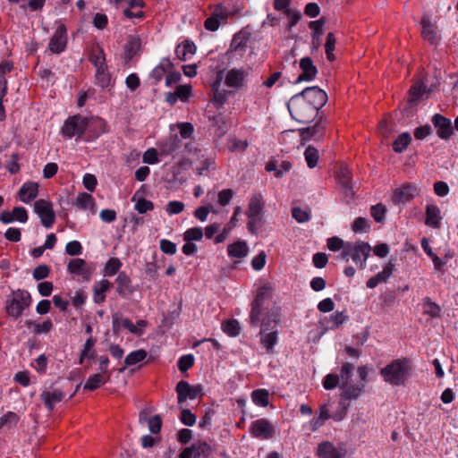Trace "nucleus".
<instances>
[{
  "mask_svg": "<svg viewBox=\"0 0 458 458\" xmlns=\"http://www.w3.org/2000/svg\"><path fill=\"white\" fill-rule=\"evenodd\" d=\"M272 300L271 287L263 285L257 291L256 297L251 303L250 323L251 326H260V343L267 349V353L273 352L277 343L278 318L275 313L269 312V304Z\"/></svg>",
  "mask_w": 458,
  "mask_h": 458,
  "instance_id": "f257e3e1",
  "label": "nucleus"
},
{
  "mask_svg": "<svg viewBox=\"0 0 458 458\" xmlns=\"http://www.w3.org/2000/svg\"><path fill=\"white\" fill-rule=\"evenodd\" d=\"M411 365L406 359H397L380 370L384 380L392 386H402L407 381L411 373Z\"/></svg>",
  "mask_w": 458,
  "mask_h": 458,
  "instance_id": "f03ea898",
  "label": "nucleus"
},
{
  "mask_svg": "<svg viewBox=\"0 0 458 458\" xmlns=\"http://www.w3.org/2000/svg\"><path fill=\"white\" fill-rule=\"evenodd\" d=\"M287 107L293 119L301 123L312 122L318 114L317 108L310 106L299 95H294L291 98Z\"/></svg>",
  "mask_w": 458,
  "mask_h": 458,
  "instance_id": "7ed1b4c3",
  "label": "nucleus"
},
{
  "mask_svg": "<svg viewBox=\"0 0 458 458\" xmlns=\"http://www.w3.org/2000/svg\"><path fill=\"white\" fill-rule=\"evenodd\" d=\"M31 304L30 293L26 290L18 289L13 292L12 299L6 301V312L9 316L18 318L21 316L23 310Z\"/></svg>",
  "mask_w": 458,
  "mask_h": 458,
  "instance_id": "20e7f679",
  "label": "nucleus"
},
{
  "mask_svg": "<svg viewBox=\"0 0 458 458\" xmlns=\"http://www.w3.org/2000/svg\"><path fill=\"white\" fill-rule=\"evenodd\" d=\"M87 131V117L76 114L69 117L62 127V133L72 138L73 136L81 137Z\"/></svg>",
  "mask_w": 458,
  "mask_h": 458,
  "instance_id": "39448f33",
  "label": "nucleus"
},
{
  "mask_svg": "<svg viewBox=\"0 0 458 458\" xmlns=\"http://www.w3.org/2000/svg\"><path fill=\"white\" fill-rule=\"evenodd\" d=\"M175 391L177 393L178 404H182L187 399L194 400L204 394L201 385L191 386L185 380H181L177 383Z\"/></svg>",
  "mask_w": 458,
  "mask_h": 458,
  "instance_id": "423d86ee",
  "label": "nucleus"
},
{
  "mask_svg": "<svg viewBox=\"0 0 458 458\" xmlns=\"http://www.w3.org/2000/svg\"><path fill=\"white\" fill-rule=\"evenodd\" d=\"M34 211L38 215L42 225L50 228L55 221V215L53 205L50 201L40 199L34 203Z\"/></svg>",
  "mask_w": 458,
  "mask_h": 458,
  "instance_id": "0eeeda50",
  "label": "nucleus"
},
{
  "mask_svg": "<svg viewBox=\"0 0 458 458\" xmlns=\"http://www.w3.org/2000/svg\"><path fill=\"white\" fill-rule=\"evenodd\" d=\"M297 95L301 97L306 102H308L310 106H314L318 110L322 108L327 101V93L316 86L308 87Z\"/></svg>",
  "mask_w": 458,
  "mask_h": 458,
  "instance_id": "6e6552de",
  "label": "nucleus"
},
{
  "mask_svg": "<svg viewBox=\"0 0 458 458\" xmlns=\"http://www.w3.org/2000/svg\"><path fill=\"white\" fill-rule=\"evenodd\" d=\"M67 40V29L64 24H60L50 38L48 49L53 54H60L65 50Z\"/></svg>",
  "mask_w": 458,
  "mask_h": 458,
  "instance_id": "1a4fd4ad",
  "label": "nucleus"
},
{
  "mask_svg": "<svg viewBox=\"0 0 458 458\" xmlns=\"http://www.w3.org/2000/svg\"><path fill=\"white\" fill-rule=\"evenodd\" d=\"M420 194V189L416 184L409 183L396 189L392 197L393 202L397 205H404Z\"/></svg>",
  "mask_w": 458,
  "mask_h": 458,
  "instance_id": "9d476101",
  "label": "nucleus"
},
{
  "mask_svg": "<svg viewBox=\"0 0 458 458\" xmlns=\"http://www.w3.org/2000/svg\"><path fill=\"white\" fill-rule=\"evenodd\" d=\"M224 71H220L216 74L215 81L211 85V90L213 93L212 102L215 106L219 109L227 101L228 96L232 93L231 91L221 89V83L224 79Z\"/></svg>",
  "mask_w": 458,
  "mask_h": 458,
  "instance_id": "9b49d317",
  "label": "nucleus"
},
{
  "mask_svg": "<svg viewBox=\"0 0 458 458\" xmlns=\"http://www.w3.org/2000/svg\"><path fill=\"white\" fill-rule=\"evenodd\" d=\"M333 403L328 401L327 403L320 405L318 417L323 420H327L329 418L334 419L336 421H340L344 419V393L340 394V399L338 406L335 411H332Z\"/></svg>",
  "mask_w": 458,
  "mask_h": 458,
  "instance_id": "f8f14e48",
  "label": "nucleus"
},
{
  "mask_svg": "<svg viewBox=\"0 0 458 458\" xmlns=\"http://www.w3.org/2000/svg\"><path fill=\"white\" fill-rule=\"evenodd\" d=\"M249 75V69L233 68L229 70L225 77V84L234 89H240L245 85V80Z\"/></svg>",
  "mask_w": 458,
  "mask_h": 458,
  "instance_id": "ddd939ff",
  "label": "nucleus"
},
{
  "mask_svg": "<svg viewBox=\"0 0 458 458\" xmlns=\"http://www.w3.org/2000/svg\"><path fill=\"white\" fill-rule=\"evenodd\" d=\"M250 431L255 437L269 439L273 437L275 428L268 420L259 419L252 422Z\"/></svg>",
  "mask_w": 458,
  "mask_h": 458,
  "instance_id": "4468645a",
  "label": "nucleus"
},
{
  "mask_svg": "<svg viewBox=\"0 0 458 458\" xmlns=\"http://www.w3.org/2000/svg\"><path fill=\"white\" fill-rule=\"evenodd\" d=\"M371 248L370 246L363 242L355 244L352 250H349V255L357 267L362 268L368 257L369 256Z\"/></svg>",
  "mask_w": 458,
  "mask_h": 458,
  "instance_id": "2eb2a0df",
  "label": "nucleus"
},
{
  "mask_svg": "<svg viewBox=\"0 0 458 458\" xmlns=\"http://www.w3.org/2000/svg\"><path fill=\"white\" fill-rule=\"evenodd\" d=\"M182 141L178 135H170L159 144V151L164 156H176L181 152Z\"/></svg>",
  "mask_w": 458,
  "mask_h": 458,
  "instance_id": "dca6fc26",
  "label": "nucleus"
},
{
  "mask_svg": "<svg viewBox=\"0 0 458 458\" xmlns=\"http://www.w3.org/2000/svg\"><path fill=\"white\" fill-rule=\"evenodd\" d=\"M300 68L301 70V73L294 81L293 83L295 84L301 81H310L318 73L317 67L314 65L312 59L309 56L303 57L300 60Z\"/></svg>",
  "mask_w": 458,
  "mask_h": 458,
  "instance_id": "f3484780",
  "label": "nucleus"
},
{
  "mask_svg": "<svg viewBox=\"0 0 458 458\" xmlns=\"http://www.w3.org/2000/svg\"><path fill=\"white\" fill-rule=\"evenodd\" d=\"M432 123L437 129V133L439 138L448 139L453 134V126L450 119L439 114H436L432 118Z\"/></svg>",
  "mask_w": 458,
  "mask_h": 458,
  "instance_id": "a211bd4d",
  "label": "nucleus"
},
{
  "mask_svg": "<svg viewBox=\"0 0 458 458\" xmlns=\"http://www.w3.org/2000/svg\"><path fill=\"white\" fill-rule=\"evenodd\" d=\"M67 271L70 274L81 276L84 280H89L92 270L87 262L82 259H73L67 266Z\"/></svg>",
  "mask_w": 458,
  "mask_h": 458,
  "instance_id": "6ab92c4d",
  "label": "nucleus"
},
{
  "mask_svg": "<svg viewBox=\"0 0 458 458\" xmlns=\"http://www.w3.org/2000/svg\"><path fill=\"white\" fill-rule=\"evenodd\" d=\"M316 454L319 458H342V448L332 442L323 441L318 444Z\"/></svg>",
  "mask_w": 458,
  "mask_h": 458,
  "instance_id": "aec40b11",
  "label": "nucleus"
},
{
  "mask_svg": "<svg viewBox=\"0 0 458 458\" xmlns=\"http://www.w3.org/2000/svg\"><path fill=\"white\" fill-rule=\"evenodd\" d=\"M441 210L434 204H428L426 206V217L425 225L435 229H438L441 226Z\"/></svg>",
  "mask_w": 458,
  "mask_h": 458,
  "instance_id": "412c9836",
  "label": "nucleus"
},
{
  "mask_svg": "<svg viewBox=\"0 0 458 458\" xmlns=\"http://www.w3.org/2000/svg\"><path fill=\"white\" fill-rule=\"evenodd\" d=\"M115 282L117 284L116 293L119 296L124 298L134 293L135 289L131 284V280L124 272L118 274Z\"/></svg>",
  "mask_w": 458,
  "mask_h": 458,
  "instance_id": "4be33fe9",
  "label": "nucleus"
},
{
  "mask_svg": "<svg viewBox=\"0 0 458 458\" xmlns=\"http://www.w3.org/2000/svg\"><path fill=\"white\" fill-rule=\"evenodd\" d=\"M325 127L321 123V120L317 122L313 126L300 129V136L301 141L306 142L312 139L318 140L324 134Z\"/></svg>",
  "mask_w": 458,
  "mask_h": 458,
  "instance_id": "5701e85b",
  "label": "nucleus"
},
{
  "mask_svg": "<svg viewBox=\"0 0 458 458\" xmlns=\"http://www.w3.org/2000/svg\"><path fill=\"white\" fill-rule=\"evenodd\" d=\"M393 267L394 266L391 262L386 264L381 272L377 273L376 276L370 277L367 281V287L369 289H373L377 287L379 284L386 283L393 274Z\"/></svg>",
  "mask_w": 458,
  "mask_h": 458,
  "instance_id": "b1692460",
  "label": "nucleus"
},
{
  "mask_svg": "<svg viewBox=\"0 0 458 458\" xmlns=\"http://www.w3.org/2000/svg\"><path fill=\"white\" fill-rule=\"evenodd\" d=\"M65 394L62 390L54 389L53 391H44L40 397L48 411H53L55 404L60 403Z\"/></svg>",
  "mask_w": 458,
  "mask_h": 458,
  "instance_id": "393cba45",
  "label": "nucleus"
},
{
  "mask_svg": "<svg viewBox=\"0 0 458 458\" xmlns=\"http://www.w3.org/2000/svg\"><path fill=\"white\" fill-rule=\"evenodd\" d=\"M106 123L100 117H87V131L90 132L89 138H97L106 131Z\"/></svg>",
  "mask_w": 458,
  "mask_h": 458,
  "instance_id": "a878e982",
  "label": "nucleus"
},
{
  "mask_svg": "<svg viewBox=\"0 0 458 458\" xmlns=\"http://www.w3.org/2000/svg\"><path fill=\"white\" fill-rule=\"evenodd\" d=\"M38 183L35 182H25L19 191V198L22 202L28 203L38 196Z\"/></svg>",
  "mask_w": 458,
  "mask_h": 458,
  "instance_id": "bb28decb",
  "label": "nucleus"
},
{
  "mask_svg": "<svg viewBox=\"0 0 458 458\" xmlns=\"http://www.w3.org/2000/svg\"><path fill=\"white\" fill-rule=\"evenodd\" d=\"M112 283L108 280L103 279L95 284L93 286V301L97 304H101L106 301V293L112 287Z\"/></svg>",
  "mask_w": 458,
  "mask_h": 458,
  "instance_id": "cd10ccee",
  "label": "nucleus"
},
{
  "mask_svg": "<svg viewBox=\"0 0 458 458\" xmlns=\"http://www.w3.org/2000/svg\"><path fill=\"white\" fill-rule=\"evenodd\" d=\"M110 374H103L100 372L93 374L89 376L86 381L84 389L94 391L107 383L110 380Z\"/></svg>",
  "mask_w": 458,
  "mask_h": 458,
  "instance_id": "c85d7f7f",
  "label": "nucleus"
},
{
  "mask_svg": "<svg viewBox=\"0 0 458 458\" xmlns=\"http://www.w3.org/2000/svg\"><path fill=\"white\" fill-rule=\"evenodd\" d=\"M140 39L138 37H129L126 44L124 45V60L129 63L140 51Z\"/></svg>",
  "mask_w": 458,
  "mask_h": 458,
  "instance_id": "c756f323",
  "label": "nucleus"
},
{
  "mask_svg": "<svg viewBox=\"0 0 458 458\" xmlns=\"http://www.w3.org/2000/svg\"><path fill=\"white\" fill-rule=\"evenodd\" d=\"M174 64L169 59H163L158 65H157L150 73V78L154 80V84H157L162 81L163 77L169 70H172Z\"/></svg>",
  "mask_w": 458,
  "mask_h": 458,
  "instance_id": "7c9ffc66",
  "label": "nucleus"
},
{
  "mask_svg": "<svg viewBox=\"0 0 458 458\" xmlns=\"http://www.w3.org/2000/svg\"><path fill=\"white\" fill-rule=\"evenodd\" d=\"M264 208L263 198L260 193L254 194L249 202L247 216L261 217V213Z\"/></svg>",
  "mask_w": 458,
  "mask_h": 458,
  "instance_id": "2f4dec72",
  "label": "nucleus"
},
{
  "mask_svg": "<svg viewBox=\"0 0 458 458\" xmlns=\"http://www.w3.org/2000/svg\"><path fill=\"white\" fill-rule=\"evenodd\" d=\"M248 251V246L243 241H237L227 247V252L231 258L243 259Z\"/></svg>",
  "mask_w": 458,
  "mask_h": 458,
  "instance_id": "473e14b6",
  "label": "nucleus"
},
{
  "mask_svg": "<svg viewBox=\"0 0 458 458\" xmlns=\"http://www.w3.org/2000/svg\"><path fill=\"white\" fill-rule=\"evenodd\" d=\"M422 30L421 34L424 39L429 41L431 44H436L439 37L437 31L434 30L432 23L428 18L424 17L421 21Z\"/></svg>",
  "mask_w": 458,
  "mask_h": 458,
  "instance_id": "72a5a7b5",
  "label": "nucleus"
},
{
  "mask_svg": "<svg viewBox=\"0 0 458 458\" xmlns=\"http://www.w3.org/2000/svg\"><path fill=\"white\" fill-rule=\"evenodd\" d=\"M196 49L197 47L192 41L184 40L176 47L175 54L181 61H186L189 55H192L195 54Z\"/></svg>",
  "mask_w": 458,
  "mask_h": 458,
  "instance_id": "f704fd0d",
  "label": "nucleus"
},
{
  "mask_svg": "<svg viewBox=\"0 0 458 458\" xmlns=\"http://www.w3.org/2000/svg\"><path fill=\"white\" fill-rule=\"evenodd\" d=\"M97 84L101 88H107L111 83V76L107 71V64L96 68Z\"/></svg>",
  "mask_w": 458,
  "mask_h": 458,
  "instance_id": "c9c22d12",
  "label": "nucleus"
},
{
  "mask_svg": "<svg viewBox=\"0 0 458 458\" xmlns=\"http://www.w3.org/2000/svg\"><path fill=\"white\" fill-rule=\"evenodd\" d=\"M326 24V18L321 17L317 21H310L309 23V28L312 30V42L318 43L320 37L324 33L323 27Z\"/></svg>",
  "mask_w": 458,
  "mask_h": 458,
  "instance_id": "e433bc0d",
  "label": "nucleus"
},
{
  "mask_svg": "<svg viewBox=\"0 0 458 458\" xmlns=\"http://www.w3.org/2000/svg\"><path fill=\"white\" fill-rule=\"evenodd\" d=\"M193 458H208L212 453L211 446L206 442L193 444Z\"/></svg>",
  "mask_w": 458,
  "mask_h": 458,
  "instance_id": "4c0bfd02",
  "label": "nucleus"
},
{
  "mask_svg": "<svg viewBox=\"0 0 458 458\" xmlns=\"http://www.w3.org/2000/svg\"><path fill=\"white\" fill-rule=\"evenodd\" d=\"M251 398L257 405L266 407L269 403V393L266 389H256L251 393Z\"/></svg>",
  "mask_w": 458,
  "mask_h": 458,
  "instance_id": "58836bf2",
  "label": "nucleus"
},
{
  "mask_svg": "<svg viewBox=\"0 0 458 458\" xmlns=\"http://www.w3.org/2000/svg\"><path fill=\"white\" fill-rule=\"evenodd\" d=\"M411 137L408 132L400 134L393 142V149L396 153L403 152L410 144Z\"/></svg>",
  "mask_w": 458,
  "mask_h": 458,
  "instance_id": "ea45409f",
  "label": "nucleus"
},
{
  "mask_svg": "<svg viewBox=\"0 0 458 458\" xmlns=\"http://www.w3.org/2000/svg\"><path fill=\"white\" fill-rule=\"evenodd\" d=\"M89 61L94 64L96 68L106 65V56L103 48L100 47H94L91 50Z\"/></svg>",
  "mask_w": 458,
  "mask_h": 458,
  "instance_id": "a19ab883",
  "label": "nucleus"
},
{
  "mask_svg": "<svg viewBox=\"0 0 458 458\" xmlns=\"http://www.w3.org/2000/svg\"><path fill=\"white\" fill-rule=\"evenodd\" d=\"M75 205L81 209H88L90 207H94V198L89 193L81 192L76 198Z\"/></svg>",
  "mask_w": 458,
  "mask_h": 458,
  "instance_id": "79ce46f5",
  "label": "nucleus"
},
{
  "mask_svg": "<svg viewBox=\"0 0 458 458\" xmlns=\"http://www.w3.org/2000/svg\"><path fill=\"white\" fill-rule=\"evenodd\" d=\"M147 352L142 349L131 352L125 357L124 364L125 366H133L142 361L147 357Z\"/></svg>",
  "mask_w": 458,
  "mask_h": 458,
  "instance_id": "37998d69",
  "label": "nucleus"
},
{
  "mask_svg": "<svg viewBox=\"0 0 458 458\" xmlns=\"http://www.w3.org/2000/svg\"><path fill=\"white\" fill-rule=\"evenodd\" d=\"M423 312L432 318H437L440 315L441 309L439 305L433 302L430 298L427 297L423 300Z\"/></svg>",
  "mask_w": 458,
  "mask_h": 458,
  "instance_id": "c03bdc74",
  "label": "nucleus"
},
{
  "mask_svg": "<svg viewBox=\"0 0 458 458\" xmlns=\"http://www.w3.org/2000/svg\"><path fill=\"white\" fill-rule=\"evenodd\" d=\"M426 94V86L421 81L416 82L410 89V101L417 102Z\"/></svg>",
  "mask_w": 458,
  "mask_h": 458,
  "instance_id": "a18cd8bd",
  "label": "nucleus"
},
{
  "mask_svg": "<svg viewBox=\"0 0 458 458\" xmlns=\"http://www.w3.org/2000/svg\"><path fill=\"white\" fill-rule=\"evenodd\" d=\"M222 328L229 336H237L240 334V325L236 319H229L222 324Z\"/></svg>",
  "mask_w": 458,
  "mask_h": 458,
  "instance_id": "49530a36",
  "label": "nucleus"
},
{
  "mask_svg": "<svg viewBox=\"0 0 458 458\" xmlns=\"http://www.w3.org/2000/svg\"><path fill=\"white\" fill-rule=\"evenodd\" d=\"M305 160L310 168H314L318 160V151L313 146H308L304 152Z\"/></svg>",
  "mask_w": 458,
  "mask_h": 458,
  "instance_id": "de8ad7c7",
  "label": "nucleus"
},
{
  "mask_svg": "<svg viewBox=\"0 0 458 458\" xmlns=\"http://www.w3.org/2000/svg\"><path fill=\"white\" fill-rule=\"evenodd\" d=\"M363 387V383L352 385L345 382V399H356L360 394Z\"/></svg>",
  "mask_w": 458,
  "mask_h": 458,
  "instance_id": "09e8293b",
  "label": "nucleus"
},
{
  "mask_svg": "<svg viewBox=\"0 0 458 458\" xmlns=\"http://www.w3.org/2000/svg\"><path fill=\"white\" fill-rule=\"evenodd\" d=\"M122 267V262L117 258H111L104 268V276H112L115 275Z\"/></svg>",
  "mask_w": 458,
  "mask_h": 458,
  "instance_id": "8fccbe9b",
  "label": "nucleus"
},
{
  "mask_svg": "<svg viewBox=\"0 0 458 458\" xmlns=\"http://www.w3.org/2000/svg\"><path fill=\"white\" fill-rule=\"evenodd\" d=\"M355 233H363L369 230V221L364 217H357L351 225Z\"/></svg>",
  "mask_w": 458,
  "mask_h": 458,
  "instance_id": "3c124183",
  "label": "nucleus"
},
{
  "mask_svg": "<svg viewBox=\"0 0 458 458\" xmlns=\"http://www.w3.org/2000/svg\"><path fill=\"white\" fill-rule=\"evenodd\" d=\"M386 208L382 204H377L370 208V215L376 222H383L385 220Z\"/></svg>",
  "mask_w": 458,
  "mask_h": 458,
  "instance_id": "603ef678",
  "label": "nucleus"
},
{
  "mask_svg": "<svg viewBox=\"0 0 458 458\" xmlns=\"http://www.w3.org/2000/svg\"><path fill=\"white\" fill-rule=\"evenodd\" d=\"M19 421V416L13 411H8L0 419V427L11 428Z\"/></svg>",
  "mask_w": 458,
  "mask_h": 458,
  "instance_id": "864d4df0",
  "label": "nucleus"
},
{
  "mask_svg": "<svg viewBox=\"0 0 458 458\" xmlns=\"http://www.w3.org/2000/svg\"><path fill=\"white\" fill-rule=\"evenodd\" d=\"M203 237V231L200 227L188 229L183 234V240L186 242L199 241Z\"/></svg>",
  "mask_w": 458,
  "mask_h": 458,
  "instance_id": "5fc2aeb1",
  "label": "nucleus"
},
{
  "mask_svg": "<svg viewBox=\"0 0 458 458\" xmlns=\"http://www.w3.org/2000/svg\"><path fill=\"white\" fill-rule=\"evenodd\" d=\"M180 420L185 426L191 427L196 423V416L191 411V410L182 408Z\"/></svg>",
  "mask_w": 458,
  "mask_h": 458,
  "instance_id": "6e6d98bb",
  "label": "nucleus"
},
{
  "mask_svg": "<svg viewBox=\"0 0 458 458\" xmlns=\"http://www.w3.org/2000/svg\"><path fill=\"white\" fill-rule=\"evenodd\" d=\"M135 209L140 214H145L148 211H151L154 209V204L152 201H150L145 198H140L137 200V202L135 204Z\"/></svg>",
  "mask_w": 458,
  "mask_h": 458,
  "instance_id": "4d7b16f0",
  "label": "nucleus"
},
{
  "mask_svg": "<svg viewBox=\"0 0 458 458\" xmlns=\"http://www.w3.org/2000/svg\"><path fill=\"white\" fill-rule=\"evenodd\" d=\"M285 15L289 18L288 30H291L301 19V13L298 10L287 9Z\"/></svg>",
  "mask_w": 458,
  "mask_h": 458,
  "instance_id": "13d9d810",
  "label": "nucleus"
},
{
  "mask_svg": "<svg viewBox=\"0 0 458 458\" xmlns=\"http://www.w3.org/2000/svg\"><path fill=\"white\" fill-rule=\"evenodd\" d=\"M194 364V357L191 354L183 355L178 360V369L181 372L190 369Z\"/></svg>",
  "mask_w": 458,
  "mask_h": 458,
  "instance_id": "bf43d9fd",
  "label": "nucleus"
},
{
  "mask_svg": "<svg viewBox=\"0 0 458 458\" xmlns=\"http://www.w3.org/2000/svg\"><path fill=\"white\" fill-rule=\"evenodd\" d=\"M26 324L30 327L31 325L34 326V332L35 334H42V333H48L52 327H53V323L51 320H46L44 321L43 323L41 324H35L30 320H28L26 322Z\"/></svg>",
  "mask_w": 458,
  "mask_h": 458,
  "instance_id": "052dcab7",
  "label": "nucleus"
},
{
  "mask_svg": "<svg viewBox=\"0 0 458 458\" xmlns=\"http://www.w3.org/2000/svg\"><path fill=\"white\" fill-rule=\"evenodd\" d=\"M322 384L327 390L334 389L339 384V376L334 373L327 374L324 377Z\"/></svg>",
  "mask_w": 458,
  "mask_h": 458,
  "instance_id": "680f3d73",
  "label": "nucleus"
},
{
  "mask_svg": "<svg viewBox=\"0 0 458 458\" xmlns=\"http://www.w3.org/2000/svg\"><path fill=\"white\" fill-rule=\"evenodd\" d=\"M148 429L152 434H158L162 428V419L160 415H155L148 420Z\"/></svg>",
  "mask_w": 458,
  "mask_h": 458,
  "instance_id": "e2e57ef3",
  "label": "nucleus"
},
{
  "mask_svg": "<svg viewBox=\"0 0 458 458\" xmlns=\"http://www.w3.org/2000/svg\"><path fill=\"white\" fill-rule=\"evenodd\" d=\"M292 216L299 223H305L310 220V213L298 207L292 209Z\"/></svg>",
  "mask_w": 458,
  "mask_h": 458,
  "instance_id": "0e129e2a",
  "label": "nucleus"
},
{
  "mask_svg": "<svg viewBox=\"0 0 458 458\" xmlns=\"http://www.w3.org/2000/svg\"><path fill=\"white\" fill-rule=\"evenodd\" d=\"M175 93L179 99L187 101L191 94V86L190 84L179 85L175 89Z\"/></svg>",
  "mask_w": 458,
  "mask_h": 458,
  "instance_id": "69168bd1",
  "label": "nucleus"
},
{
  "mask_svg": "<svg viewBox=\"0 0 458 458\" xmlns=\"http://www.w3.org/2000/svg\"><path fill=\"white\" fill-rule=\"evenodd\" d=\"M184 208V204L178 200L169 201L166 204L165 211L169 215H177L180 214Z\"/></svg>",
  "mask_w": 458,
  "mask_h": 458,
  "instance_id": "338daca9",
  "label": "nucleus"
},
{
  "mask_svg": "<svg viewBox=\"0 0 458 458\" xmlns=\"http://www.w3.org/2000/svg\"><path fill=\"white\" fill-rule=\"evenodd\" d=\"M82 246L78 241H72L65 246V252L70 256H77L81 254Z\"/></svg>",
  "mask_w": 458,
  "mask_h": 458,
  "instance_id": "774afa93",
  "label": "nucleus"
}]
</instances>
